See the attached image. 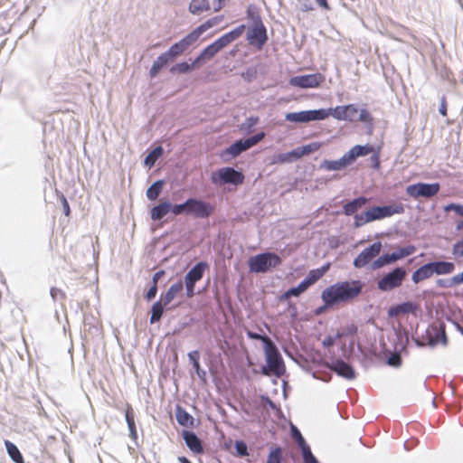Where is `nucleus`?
Segmentation results:
<instances>
[{"mask_svg":"<svg viewBox=\"0 0 463 463\" xmlns=\"http://www.w3.org/2000/svg\"><path fill=\"white\" fill-rule=\"evenodd\" d=\"M226 0H214L213 2V11L219 12L224 5Z\"/></svg>","mask_w":463,"mask_h":463,"instance_id":"63","label":"nucleus"},{"mask_svg":"<svg viewBox=\"0 0 463 463\" xmlns=\"http://www.w3.org/2000/svg\"><path fill=\"white\" fill-rule=\"evenodd\" d=\"M125 418L128 423V427L130 432V436L133 439H136L137 436V427L135 422V413L132 406L128 403L125 410Z\"/></svg>","mask_w":463,"mask_h":463,"instance_id":"32","label":"nucleus"},{"mask_svg":"<svg viewBox=\"0 0 463 463\" xmlns=\"http://www.w3.org/2000/svg\"><path fill=\"white\" fill-rule=\"evenodd\" d=\"M307 288H308L307 285L303 280L297 287L291 288L288 290H287L283 295V298H288L292 296L298 297L301 293L306 291Z\"/></svg>","mask_w":463,"mask_h":463,"instance_id":"42","label":"nucleus"},{"mask_svg":"<svg viewBox=\"0 0 463 463\" xmlns=\"http://www.w3.org/2000/svg\"><path fill=\"white\" fill-rule=\"evenodd\" d=\"M300 447L302 449L304 460L313 455L310 450V448L306 443H305V445H300Z\"/></svg>","mask_w":463,"mask_h":463,"instance_id":"61","label":"nucleus"},{"mask_svg":"<svg viewBox=\"0 0 463 463\" xmlns=\"http://www.w3.org/2000/svg\"><path fill=\"white\" fill-rule=\"evenodd\" d=\"M349 107L337 106L334 109H326L329 116H333L337 120H345V110H350Z\"/></svg>","mask_w":463,"mask_h":463,"instance_id":"43","label":"nucleus"},{"mask_svg":"<svg viewBox=\"0 0 463 463\" xmlns=\"http://www.w3.org/2000/svg\"><path fill=\"white\" fill-rule=\"evenodd\" d=\"M351 165L350 160L347 158L346 153L338 160H325L321 167L327 171H336L345 168Z\"/></svg>","mask_w":463,"mask_h":463,"instance_id":"24","label":"nucleus"},{"mask_svg":"<svg viewBox=\"0 0 463 463\" xmlns=\"http://www.w3.org/2000/svg\"><path fill=\"white\" fill-rule=\"evenodd\" d=\"M172 213L175 214V215H180L182 213H188V199L184 203H181V204H175L174 206L171 205V210Z\"/></svg>","mask_w":463,"mask_h":463,"instance_id":"47","label":"nucleus"},{"mask_svg":"<svg viewBox=\"0 0 463 463\" xmlns=\"http://www.w3.org/2000/svg\"><path fill=\"white\" fill-rule=\"evenodd\" d=\"M183 438L190 450L195 454L203 453V447L201 439L192 431L184 430Z\"/></svg>","mask_w":463,"mask_h":463,"instance_id":"21","label":"nucleus"},{"mask_svg":"<svg viewBox=\"0 0 463 463\" xmlns=\"http://www.w3.org/2000/svg\"><path fill=\"white\" fill-rule=\"evenodd\" d=\"M222 20H223V15H217V16L212 17V18L206 20L204 23L201 24L196 28H194L192 32L197 37V39H199L200 36L203 33H205L210 28L218 25Z\"/></svg>","mask_w":463,"mask_h":463,"instance_id":"26","label":"nucleus"},{"mask_svg":"<svg viewBox=\"0 0 463 463\" xmlns=\"http://www.w3.org/2000/svg\"><path fill=\"white\" fill-rule=\"evenodd\" d=\"M198 41L197 37L191 31L186 36L181 39L178 43L173 44L169 50L165 52V56L170 60H174L175 57L184 52L190 46Z\"/></svg>","mask_w":463,"mask_h":463,"instance_id":"18","label":"nucleus"},{"mask_svg":"<svg viewBox=\"0 0 463 463\" xmlns=\"http://www.w3.org/2000/svg\"><path fill=\"white\" fill-rule=\"evenodd\" d=\"M293 158L298 159L296 149L289 153L279 155L277 157V160L275 162H279V163L290 162V161H292Z\"/></svg>","mask_w":463,"mask_h":463,"instance_id":"46","label":"nucleus"},{"mask_svg":"<svg viewBox=\"0 0 463 463\" xmlns=\"http://www.w3.org/2000/svg\"><path fill=\"white\" fill-rule=\"evenodd\" d=\"M416 251V247L414 245H408L405 247L398 248L395 251L392 253H385L378 257L373 262V269H378L389 264H392L400 260H402Z\"/></svg>","mask_w":463,"mask_h":463,"instance_id":"8","label":"nucleus"},{"mask_svg":"<svg viewBox=\"0 0 463 463\" xmlns=\"http://www.w3.org/2000/svg\"><path fill=\"white\" fill-rule=\"evenodd\" d=\"M383 245L380 241L373 242L372 245L365 248L357 255V257L354 260V266L356 269H362L365 267L380 254Z\"/></svg>","mask_w":463,"mask_h":463,"instance_id":"16","label":"nucleus"},{"mask_svg":"<svg viewBox=\"0 0 463 463\" xmlns=\"http://www.w3.org/2000/svg\"><path fill=\"white\" fill-rule=\"evenodd\" d=\"M163 155V147L158 146L154 148L145 158V165L152 167L156 160Z\"/></svg>","mask_w":463,"mask_h":463,"instance_id":"40","label":"nucleus"},{"mask_svg":"<svg viewBox=\"0 0 463 463\" xmlns=\"http://www.w3.org/2000/svg\"><path fill=\"white\" fill-rule=\"evenodd\" d=\"M321 147V143L319 142H313L309 143L306 146H303L301 147H298L297 155L298 158L302 157L303 156L308 155L310 153L317 151Z\"/></svg>","mask_w":463,"mask_h":463,"instance_id":"41","label":"nucleus"},{"mask_svg":"<svg viewBox=\"0 0 463 463\" xmlns=\"http://www.w3.org/2000/svg\"><path fill=\"white\" fill-rule=\"evenodd\" d=\"M329 117L326 109H320L315 110H304L300 112H290L285 116L286 120L289 122L306 123L315 120H324Z\"/></svg>","mask_w":463,"mask_h":463,"instance_id":"11","label":"nucleus"},{"mask_svg":"<svg viewBox=\"0 0 463 463\" xmlns=\"http://www.w3.org/2000/svg\"><path fill=\"white\" fill-rule=\"evenodd\" d=\"M388 364L390 365H393V366H398L400 365L401 364V356L399 354H392L389 359H388Z\"/></svg>","mask_w":463,"mask_h":463,"instance_id":"56","label":"nucleus"},{"mask_svg":"<svg viewBox=\"0 0 463 463\" xmlns=\"http://www.w3.org/2000/svg\"><path fill=\"white\" fill-rule=\"evenodd\" d=\"M452 254L455 257H463V239L457 241L452 247Z\"/></svg>","mask_w":463,"mask_h":463,"instance_id":"52","label":"nucleus"},{"mask_svg":"<svg viewBox=\"0 0 463 463\" xmlns=\"http://www.w3.org/2000/svg\"><path fill=\"white\" fill-rule=\"evenodd\" d=\"M326 80L324 74L320 72L306 75L294 76L289 79L288 83L292 87L300 89H317Z\"/></svg>","mask_w":463,"mask_h":463,"instance_id":"10","label":"nucleus"},{"mask_svg":"<svg viewBox=\"0 0 463 463\" xmlns=\"http://www.w3.org/2000/svg\"><path fill=\"white\" fill-rule=\"evenodd\" d=\"M363 288L361 280L337 282L324 289L321 298L326 307L350 302L361 294Z\"/></svg>","mask_w":463,"mask_h":463,"instance_id":"1","label":"nucleus"},{"mask_svg":"<svg viewBox=\"0 0 463 463\" xmlns=\"http://www.w3.org/2000/svg\"><path fill=\"white\" fill-rule=\"evenodd\" d=\"M208 265L204 261L198 262L192 268L184 277V284L187 298L194 296V286L197 281L201 280Z\"/></svg>","mask_w":463,"mask_h":463,"instance_id":"12","label":"nucleus"},{"mask_svg":"<svg viewBox=\"0 0 463 463\" xmlns=\"http://www.w3.org/2000/svg\"><path fill=\"white\" fill-rule=\"evenodd\" d=\"M433 273L436 275H449L455 270V264L450 261H433L430 262Z\"/></svg>","mask_w":463,"mask_h":463,"instance_id":"28","label":"nucleus"},{"mask_svg":"<svg viewBox=\"0 0 463 463\" xmlns=\"http://www.w3.org/2000/svg\"><path fill=\"white\" fill-rule=\"evenodd\" d=\"M157 292V285L153 284L152 287L146 292V298L148 300L154 298Z\"/></svg>","mask_w":463,"mask_h":463,"instance_id":"60","label":"nucleus"},{"mask_svg":"<svg viewBox=\"0 0 463 463\" xmlns=\"http://www.w3.org/2000/svg\"><path fill=\"white\" fill-rule=\"evenodd\" d=\"M175 417L177 422L184 427H190L194 424V418L182 407H177Z\"/></svg>","mask_w":463,"mask_h":463,"instance_id":"34","label":"nucleus"},{"mask_svg":"<svg viewBox=\"0 0 463 463\" xmlns=\"http://www.w3.org/2000/svg\"><path fill=\"white\" fill-rule=\"evenodd\" d=\"M404 213V207L402 203L385 206H374L363 213L355 214L354 217V225L358 228L368 222L391 217L394 214Z\"/></svg>","mask_w":463,"mask_h":463,"instance_id":"2","label":"nucleus"},{"mask_svg":"<svg viewBox=\"0 0 463 463\" xmlns=\"http://www.w3.org/2000/svg\"><path fill=\"white\" fill-rule=\"evenodd\" d=\"M433 275V269L430 262L417 269L411 275V280L413 283L418 284L425 279L431 278Z\"/></svg>","mask_w":463,"mask_h":463,"instance_id":"23","label":"nucleus"},{"mask_svg":"<svg viewBox=\"0 0 463 463\" xmlns=\"http://www.w3.org/2000/svg\"><path fill=\"white\" fill-rule=\"evenodd\" d=\"M247 336L250 339L254 340H260L264 343L265 346H267L269 344H270L272 341L269 337L267 335H262L258 333H254L251 331H247Z\"/></svg>","mask_w":463,"mask_h":463,"instance_id":"49","label":"nucleus"},{"mask_svg":"<svg viewBox=\"0 0 463 463\" xmlns=\"http://www.w3.org/2000/svg\"><path fill=\"white\" fill-rule=\"evenodd\" d=\"M214 213V206L208 202L189 198L188 199V213L195 218H208Z\"/></svg>","mask_w":463,"mask_h":463,"instance_id":"15","label":"nucleus"},{"mask_svg":"<svg viewBox=\"0 0 463 463\" xmlns=\"http://www.w3.org/2000/svg\"><path fill=\"white\" fill-rule=\"evenodd\" d=\"M170 61V60L165 56V53H162L153 63L151 69H150V71H149V74L151 76V78H154L156 77L159 71L164 67L165 66L168 62Z\"/></svg>","mask_w":463,"mask_h":463,"instance_id":"37","label":"nucleus"},{"mask_svg":"<svg viewBox=\"0 0 463 463\" xmlns=\"http://www.w3.org/2000/svg\"><path fill=\"white\" fill-rule=\"evenodd\" d=\"M429 335V343L430 345H436L439 343L442 345H447V336L444 326H440L439 328H432L428 331Z\"/></svg>","mask_w":463,"mask_h":463,"instance_id":"25","label":"nucleus"},{"mask_svg":"<svg viewBox=\"0 0 463 463\" xmlns=\"http://www.w3.org/2000/svg\"><path fill=\"white\" fill-rule=\"evenodd\" d=\"M369 199L364 196H360L357 198H354V200L346 203L343 206V213L346 216L355 215L354 213L363 208L367 203Z\"/></svg>","mask_w":463,"mask_h":463,"instance_id":"22","label":"nucleus"},{"mask_svg":"<svg viewBox=\"0 0 463 463\" xmlns=\"http://www.w3.org/2000/svg\"><path fill=\"white\" fill-rule=\"evenodd\" d=\"M416 251V247L414 245H408L405 247L398 248L395 251L392 253H385L378 257L373 262V269H378L389 264H392L400 260H402Z\"/></svg>","mask_w":463,"mask_h":463,"instance_id":"7","label":"nucleus"},{"mask_svg":"<svg viewBox=\"0 0 463 463\" xmlns=\"http://www.w3.org/2000/svg\"><path fill=\"white\" fill-rule=\"evenodd\" d=\"M440 189V185L438 183L434 184H425V183H418L414 184L408 185L406 188V193L411 197L415 199L419 197H426L430 198L436 195Z\"/></svg>","mask_w":463,"mask_h":463,"instance_id":"13","label":"nucleus"},{"mask_svg":"<svg viewBox=\"0 0 463 463\" xmlns=\"http://www.w3.org/2000/svg\"><path fill=\"white\" fill-rule=\"evenodd\" d=\"M189 359L192 362V364L195 362H199L200 354L198 351H192L188 354Z\"/></svg>","mask_w":463,"mask_h":463,"instance_id":"62","label":"nucleus"},{"mask_svg":"<svg viewBox=\"0 0 463 463\" xmlns=\"http://www.w3.org/2000/svg\"><path fill=\"white\" fill-rule=\"evenodd\" d=\"M371 118V115L366 109H362L359 117L357 118V119L362 122H368Z\"/></svg>","mask_w":463,"mask_h":463,"instance_id":"58","label":"nucleus"},{"mask_svg":"<svg viewBox=\"0 0 463 463\" xmlns=\"http://www.w3.org/2000/svg\"><path fill=\"white\" fill-rule=\"evenodd\" d=\"M439 112L442 116L446 117L447 116V102H446V99L445 97L442 98L441 99V104H440V108H439Z\"/></svg>","mask_w":463,"mask_h":463,"instance_id":"64","label":"nucleus"},{"mask_svg":"<svg viewBox=\"0 0 463 463\" xmlns=\"http://www.w3.org/2000/svg\"><path fill=\"white\" fill-rule=\"evenodd\" d=\"M282 260L279 255L273 252H264L252 256L248 260L250 272L265 273L271 269L277 268Z\"/></svg>","mask_w":463,"mask_h":463,"instance_id":"4","label":"nucleus"},{"mask_svg":"<svg viewBox=\"0 0 463 463\" xmlns=\"http://www.w3.org/2000/svg\"><path fill=\"white\" fill-rule=\"evenodd\" d=\"M416 251V247L414 245H408L405 247L398 248L395 251L392 253H385L378 257L373 262V269H378L389 264H392L400 260H402Z\"/></svg>","mask_w":463,"mask_h":463,"instance_id":"6","label":"nucleus"},{"mask_svg":"<svg viewBox=\"0 0 463 463\" xmlns=\"http://www.w3.org/2000/svg\"><path fill=\"white\" fill-rule=\"evenodd\" d=\"M342 335V334L337 333L335 337L331 335L326 336L322 342L323 346L325 348H330L335 344V340L340 339Z\"/></svg>","mask_w":463,"mask_h":463,"instance_id":"53","label":"nucleus"},{"mask_svg":"<svg viewBox=\"0 0 463 463\" xmlns=\"http://www.w3.org/2000/svg\"><path fill=\"white\" fill-rule=\"evenodd\" d=\"M406 274L403 268H395L377 281V288L382 291H391L397 288L402 286Z\"/></svg>","mask_w":463,"mask_h":463,"instance_id":"9","label":"nucleus"},{"mask_svg":"<svg viewBox=\"0 0 463 463\" xmlns=\"http://www.w3.org/2000/svg\"><path fill=\"white\" fill-rule=\"evenodd\" d=\"M414 306L411 302H404L396 306L394 308L390 310V315H399L412 312Z\"/></svg>","mask_w":463,"mask_h":463,"instance_id":"45","label":"nucleus"},{"mask_svg":"<svg viewBox=\"0 0 463 463\" xmlns=\"http://www.w3.org/2000/svg\"><path fill=\"white\" fill-rule=\"evenodd\" d=\"M165 182L164 180H157L147 190H146V197L150 201H155L157 199L159 194L162 193Z\"/></svg>","mask_w":463,"mask_h":463,"instance_id":"36","label":"nucleus"},{"mask_svg":"<svg viewBox=\"0 0 463 463\" xmlns=\"http://www.w3.org/2000/svg\"><path fill=\"white\" fill-rule=\"evenodd\" d=\"M445 212L454 211L458 215L463 216V205L449 203L444 207Z\"/></svg>","mask_w":463,"mask_h":463,"instance_id":"54","label":"nucleus"},{"mask_svg":"<svg viewBox=\"0 0 463 463\" xmlns=\"http://www.w3.org/2000/svg\"><path fill=\"white\" fill-rule=\"evenodd\" d=\"M235 449H236L237 454L241 457H245V456L249 455L248 447H247L246 443L242 440H237L235 442Z\"/></svg>","mask_w":463,"mask_h":463,"instance_id":"50","label":"nucleus"},{"mask_svg":"<svg viewBox=\"0 0 463 463\" xmlns=\"http://www.w3.org/2000/svg\"><path fill=\"white\" fill-rule=\"evenodd\" d=\"M171 210V203L162 202L158 205L153 207L150 211V216L153 221H159L164 218Z\"/></svg>","mask_w":463,"mask_h":463,"instance_id":"31","label":"nucleus"},{"mask_svg":"<svg viewBox=\"0 0 463 463\" xmlns=\"http://www.w3.org/2000/svg\"><path fill=\"white\" fill-rule=\"evenodd\" d=\"M283 462V449L279 446L270 448L267 457V463H282Z\"/></svg>","mask_w":463,"mask_h":463,"instance_id":"38","label":"nucleus"},{"mask_svg":"<svg viewBox=\"0 0 463 463\" xmlns=\"http://www.w3.org/2000/svg\"><path fill=\"white\" fill-rule=\"evenodd\" d=\"M189 12L193 14H200L211 9L208 0H192L189 4Z\"/></svg>","mask_w":463,"mask_h":463,"instance_id":"33","label":"nucleus"},{"mask_svg":"<svg viewBox=\"0 0 463 463\" xmlns=\"http://www.w3.org/2000/svg\"><path fill=\"white\" fill-rule=\"evenodd\" d=\"M329 268H330V263H326L319 269H311L309 271L307 277L304 279V282L309 288L311 285H313L318 279H320L326 274V272L329 269Z\"/></svg>","mask_w":463,"mask_h":463,"instance_id":"29","label":"nucleus"},{"mask_svg":"<svg viewBox=\"0 0 463 463\" xmlns=\"http://www.w3.org/2000/svg\"><path fill=\"white\" fill-rule=\"evenodd\" d=\"M166 305H165L160 299L154 303L151 308V317H150V323L154 324L156 322H158L164 313V307Z\"/></svg>","mask_w":463,"mask_h":463,"instance_id":"39","label":"nucleus"},{"mask_svg":"<svg viewBox=\"0 0 463 463\" xmlns=\"http://www.w3.org/2000/svg\"><path fill=\"white\" fill-rule=\"evenodd\" d=\"M267 39L266 28L262 23L256 24L248 33L250 43L256 44L260 49L264 45Z\"/></svg>","mask_w":463,"mask_h":463,"instance_id":"20","label":"nucleus"},{"mask_svg":"<svg viewBox=\"0 0 463 463\" xmlns=\"http://www.w3.org/2000/svg\"><path fill=\"white\" fill-rule=\"evenodd\" d=\"M293 437L298 441L299 446L305 445L306 441H305L304 438L302 437L301 433L297 429H294Z\"/></svg>","mask_w":463,"mask_h":463,"instance_id":"59","label":"nucleus"},{"mask_svg":"<svg viewBox=\"0 0 463 463\" xmlns=\"http://www.w3.org/2000/svg\"><path fill=\"white\" fill-rule=\"evenodd\" d=\"M265 137L264 132L258 133L247 139H241L236 141L234 144L230 146L226 149V153L231 155L232 157H235L239 156L243 151H246L247 149L252 147L256 144H258L260 141H261Z\"/></svg>","mask_w":463,"mask_h":463,"instance_id":"17","label":"nucleus"},{"mask_svg":"<svg viewBox=\"0 0 463 463\" xmlns=\"http://www.w3.org/2000/svg\"><path fill=\"white\" fill-rule=\"evenodd\" d=\"M266 362L269 369L275 374L280 375L284 371L282 358L273 342L264 346Z\"/></svg>","mask_w":463,"mask_h":463,"instance_id":"14","label":"nucleus"},{"mask_svg":"<svg viewBox=\"0 0 463 463\" xmlns=\"http://www.w3.org/2000/svg\"><path fill=\"white\" fill-rule=\"evenodd\" d=\"M183 282L181 280L177 281L176 283L173 284L165 293L161 295L160 300L165 305L170 304L175 299V298L183 290Z\"/></svg>","mask_w":463,"mask_h":463,"instance_id":"27","label":"nucleus"},{"mask_svg":"<svg viewBox=\"0 0 463 463\" xmlns=\"http://www.w3.org/2000/svg\"><path fill=\"white\" fill-rule=\"evenodd\" d=\"M61 204H62L64 214L66 216H70V214H71V208H70V205H69V203H68L66 197L63 194L61 195Z\"/></svg>","mask_w":463,"mask_h":463,"instance_id":"57","label":"nucleus"},{"mask_svg":"<svg viewBox=\"0 0 463 463\" xmlns=\"http://www.w3.org/2000/svg\"><path fill=\"white\" fill-rule=\"evenodd\" d=\"M5 449L7 450L9 457L15 463H24V458H23L19 449L14 443H12L9 440H5Z\"/></svg>","mask_w":463,"mask_h":463,"instance_id":"35","label":"nucleus"},{"mask_svg":"<svg viewBox=\"0 0 463 463\" xmlns=\"http://www.w3.org/2000/svg\"><path fill=\"white\" fill-rule=\"evenodd\" d=\"M326 366L335 372L338 375L348 380L354 379L355 376L354 371L351 365L341 359L333 360L331 363H326Z\"/></svg>","mask_w":463,"mask_h":463,"instance_id":"19","label":"nucleus"},{"mask_svg":"<svg viewBox=\"0 0 463 463\" xmlns=\"http://www.w3.org/2000/svg\"><path fill=\"white\" fill-rule=\"evenodd\" d=\"M244 175L232 167H222L214 171L211 175V181L214 184H232L234 185L241 184L244 182Z\"/></svg>","mask_w":463,"mask_h":463,"instance_id":"5","label":"nucleus"},{"mask_svg":"<svg viewBox=\"0 0 463 463\" xmlns=\"http://www.w3.org/2000/svg\"><path fill=\"white\" fill-rule=\"evenodd\" d=\"M460 284H463V271L449 279V286H458Z\"/></svg>","mask_w":463,"mask_h":463,"instance_id":"55","label":"nucleus"},{"mask_svg":"<svg viewBox=\"0 0 463 463\" xmlns=\"http://www.w3.org/2000/svg\"><path fill=\"white\" fill-rule=\"evenodd\" d=\"M50 294L53 300H65L66 299V294L65 292L58 288H52L50 290Z\"/></svg>","mask_w":463,"mask_h":463,"instance_id":"51","label":"nucleus"},{"mask_svg":"<svg viewBox=\"0 0 463 463\" xmlns=\"http://www.w3.org/2000/svg\"><path fill=\"white\" fill-rule=\"evenodd\" d=\"M373 151V146H360L356 145L353 146L347 153V158L350 160L351 164L355 161L358 156H367L371 152Z\"/></svg>","mask_w":463,"mask_h":463,"instance_id":"30","label":"nucleus"},{"mask_svg":"<svg viewBox=\"0 0 463 463\" xmlns=\"http://www.w3.org/2000/svg\"><path fill=\"white\" fill-rule=\"evenodd\" d=\"M196 64L197 63H194V61L192 64H189V63L184 61V62L176 63L170 69V71L173 73H179V74L186 73V72H189L190 71H192Z\"/></svg>","mask_w":463,"mask_h":463,"instance_id":"44","label":"nucleus"},{"mask_svg":"<svg viewBox=\"0 0 463 463\" xmlns=\"http://www.w3.org/2000/svg\"><path fill=\"white\" fill-rule=\"evenodd\" d=\"M345 107H349V109H352L350 110H345V120L355 121L357 119V115L359 112L358 108L354 104H349L346 105Z\"/></svg>","mask_w":463,"mask_h":463,"instance_id":"48","label":"nucleus"},{"mask_svg":"<svg viewBox=\"0 0 463 463\" xmlns=\"http://www.w3.org/2000/svg\"><path fill=\"white\" fill-rule=\"evenodd\" d=\"M245 31V25L241 24L234 28L231 32L222 35L213 43L208 45L203 50V52L194 60V63H198L201 61L211 60L221 50L227 47L230 43L239 39Z\"/></svg>","mask_w":463,"mask_h":463,"instance_id":"3","label":"nucleus"}]
</instances>
